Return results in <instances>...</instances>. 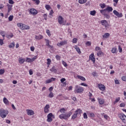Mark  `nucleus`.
Returning <instances> with one entry per match:
<instances>
[{
	"label": "nucleus",
	"mask_w": 126,
	"mask_h": 126,
	"mask_svg": "<svg viewBox=\"0 0 126 126\" xmlns=\"http://www.w3.org/2000/svg\"><path fill=\"white\" fill-rule=\"evenodd\" d=\"M71 115H72V112H69L67 114H62L59 115V118L61 120H67L69 117H70Z\"/></svg>",
	"instance_id": "f257e3e1"
},
{
	"label": "nucleus",
	"mask_w": 126,
	"mask_h": 126,
	"mask_svg": "<svg viewBox=\"0 0 126 126\" xmlns=\"http://www.w3.org/2000/svg\"><path fill=\"white\" fill-rule=\"evenodd\" d=\"M81 114H82V110L80 109H77L75 111V113L72 115L71 120H75L77 118V115H81Z\"/></svg>",
	"instance_id": "f03ea898"
},
{
	"label": "nucleus",
	"mask_w": 126,
	"mask_h": 126,
	"mask_svg": "<svg viewBox=\"0 0 126 126\" xmlns=\"http://www.w3.org/2000/svg\"><path fill=\"white\" fill-rule=\"evenodd\" d=\"M8 114V111L5 110L3 109H0V117L2 119L6 118Z\"/></svg>",
	"instance_id": "7ed1b4c3"
},
{
	"label": "nucleus",
	"mask_w": 126,
	"mask_h": 126,
	"mask_svg": "<svg viewBox=\"0 0 126 126\" xmlns=\"http://www.w3.org/2000/svg\"><path fill=\"white\" fill-rule=\"evenodd\" d=\"M17 26L20 27L22 30H29V29H30V27H29V26L20 23L17 24Z\"/></svg>",
	"instance_id": "20e7f679"
},
{
	"label": "nucleus",
	"mask_w": 126,
	"mask_h": 126,
	"mask_svg": "<svg viewBox=\"0 0 126 126\" xmlns=\"http://www.w3.org/2000/svg\"><path fill=\"white\" fill-rule=\"evenodd\" d=\"M84 89L82 87H79L78 85L76 86V89L74 90L75 93H82Z\"/></svg>",
	"instance_id": "39448f33"
},
{
	"label": "nucleus",
	"mask_w": 126,
	"mask_h": 126,
	"mask_svg": "<svg viewBox=\"0 0 126 126\" xmlns=\"http://www.w3.org/2000/svg\"><path fill=\"white\" fill-rule=\"evenodd\" d=\"M100 12L104 16V17H106L107 19H110V18L111 17L109 13H107V12H105V10H100Z\"/></svg>",
	"instance_id": "423d86ee"
},
{
	"label": "nucleus",
	"mask_w": 126,
	"mask_h": 126,
	"mask_svg": "<svg viewBox=\"0 0 126 126\" xmlns=\"http://www.w3.org/2000/svg\"><path fill=\"white\" fill-rule=\"evenodd\" d=\"M52 118L55 119V116L53 115V113H50L47 115V122L49 123L53 122V119Z\"/></svg>",
	"instance_id": "0eeeda50"
},
{
	"label": "nucleus",
	"mask_w": 126,
	"mask_h": 126,
	"mask_svg": "<svg viewBox=\"0 0 126 126\" xmlns=\"http://www.w3.org/2000/svg\"><path fill=\"white\" fill-rule=\"evenodd\" d=\"M118 116H119V118H120L124 123L126 122V115L124 114V113H121V114H119Z\"/></svg>",
	"instance_id": "6e6552de"
},
{
	"label": "nucleus",
	"mask_w": 126,
	"mask_h": 126,
	"mask_svg": "<svg viewBox=\"0 0 126 126\" xmlns=\"http://www.w3.org/2000/svg\"><path fill=\"white\" fill-rule=\"evenodd\" d=\"M67 44V40H64L63 41H61L57 43V46L58 47H61V46H64V45Z\"/></svg>",
	"instance_id": "1a4fd4ad"
},
{
	"label": "nucleus",
	"mask_w": 126,
	"mask_h": 126,
	"mask_svg": "<svg viewBox=\"0 0 126 126\" xmlns=\"http://www.w3.org/2000/svg\"><path fill=\"white\" fill-rule=\"evenodd\" d=\"M30 13L32 15H36L38 13V11L34 8H31L30 9Z\"/></svg>",
	"instance_id": "9d476101"
},
{
	"label": "nucleus",
	"mask_w": 126,
	"mask_h": 126,
	"mask_svg": "<svg viewBox=\"0 0 126 126\" xmlns=\"http://www.w3.org/2000/svg\"><path fill=\"white\" fill-rule=\"evenodd\" d=\"M113 13L117 17H123V13L118 12L117 10H113Z\"/></svg>",
	"instance_id": "9b49d317"
},
{
	"label": "nucleus",
	"mask_w": 126,
	"mask_h": 126,
	"mask_svg": "<svg viewBox=\"0 0 126 126\" xmlns=\"http://www.w3.org/2000/svg\"><path fill=\"white\" fill-rule=\"evenodd\" d=\"M98 87L100 90L101 91H104V90H106V87L105 86L102 84H98Z\"/></svg>",
	"instance_id": "f8f14e48"
},
{
	"label": "nucleus",
	"mask_w": 126,
	"mask_h": 126,
	"mask_svg": "<svg viewBox=\"0 0 126 126\" xmlns=\"http://www.w3.org/2000/svg\"><path fill=\"white\" fill-rule=\"evenodd\" d=\"M49 109H50V105L49 104H46L44 108L45 114H48V113H49V111H50Z\"/></svg>",
	"instance_id": "ddd939ff"
},
{
	"label": "nucleus",
	"mask_w": 126,
	"mask_h": 126,
	"mask_svg": "<svg viewBox=\"0 0 126 126\" xmlns=\"http://www.w3.org/2000/svg\"><path fill=\"white\" fill-rule=\"evenodd\" d=\"M101 24L103 26H104L105 27H108V26H109L108 21L105 20L101 21Z\"/></svg>",
	"instance_id": "4468645a"
},
{
	"label": "nucleus",
	"mask_w": 126,
	"mask_h": 126,
	"mask_svg": "<svg viewBox=\"0 0 126 126\" xmlns=\"http://www.w3.org/2000/svg\"><path fill=\"white\" fill-rule=\"evenodd\" d=\"M101 10H105L106 12H107V11H108V12H112V11H113V7L108 6L106 8Z\"/></svg>",
	"instance_id": "2eb2a0df"
},
{
	"label": "nucleus",
	"mask_w": 126,
	"mask_h": 126,
	"mask_svg": "<svg viewBox=\"0 0 126 126\" xmlns=\"http://www.w3.org/2000/svg\"><path fill=\"white\" fill-rule=\"evenodd\" d=\"M26 111L28 116H33L34 115V111L31 109H27Z\"/></svg>",
	"instance_id": "dca6fc26"
},
{
	"label": "nucleus",
	"mask_w": 126,
	"mask_h": 126,
	"mask_svg": "<svg viewBox=\"0 0 126 126\" xmlns=\"http://www.w3.org/2000/svg\"><path fill=\"white\" fill-rule=\"evenodd\" d=\"M58 23L59 24H63V18L62 16L59 17Z\"/></svg>",
	"instance_id": "f3484780"
},
{
	"label": "nucleus",
	"mask_w": 126,
	"mask_h": 126,
	"mask_svg": "<svg viewBox=\"0 0 126 126\" xmlns=\"http://www.w3.org/2000/svg\"><path fill=\"white\" fill-rule=\"evenodd\" d=\"M90 60H91V61H93V62L94 63H95V56H94V54H91L90 56Z\"/></svg>",
	"instance_id": "a211bd4d"
},
{
	"label": "nucleus",
	"mask_w": 126,
	"mask_h": 126,
	"mask_svg": "<svg viewBox=\"0 0 126 126\" xmlns=\"http://www.w3.org/2000/svg\"><path fill=\"white\" fill-rule=\"evenodd\" d=\"M7 6L8 7V12H10L12 9V5L8 4H7Z\"/></svg>",
	"instance_id": "6ab92c4d"
},
{
	"label": "nucleus",
	"mask_w": 126,
	"mask_h": 126,
	"mask_svg": "<svg viewBox=\"0 0 126 126\" xmlns=\"http://www.w3.org/2000/svg\"><path fill=\"white\" fill-rule=\"evenodd\" d=\"M97 100H98L100 105H103V104H104V100L103 99L98 98Z\"/></svg>",
	"instance_id": "aec40b11"
},
{
	"label": "nucleus",
	"mask_w": 126,
	"mask_h": 126,
	"mask_svg": "<svg viewBox=\"0 0 126 126\" xmlns=\"http://www.w3.org/2000/svg\"><path fill=\"white\" fill-rule=\"evenodd\" d=\"M75 49H76L77 53H78V54H81V51H80V49L79 48V47H78V46H77V45L75 46Z\"/></svg>",
	"instance_id": "412c9836"
},
{
	"label": "nucleus",
	"mask_w": 126,
	"mask_h": 126,
	"mask_svg": "<svg viewBox=\"0 0 126 126\" xmlns=\"http://www.w3.org/2000/svg\"><path fill=\"white\" fill-rule=\"evenodd\" d=\"M77 77L78 78H79V79H81V80H82L83 81H85V80H86V79H85V78H84V77L82 76H79V75H77Z\"/></svg>",
	"instance_id": "4be33fe9"
},
{
	"label": "nucleus",
	"mask_w": 126,
	"mask_h": 126,
	"mask_svg": "<svg viewBox=\"0 0 126 126\" xmlns=\"http://www.w3.org/2000/svg\"><path fill=\"white\" fill-rule=\"evenodd\" d=\"M50 71H52V72H57V68H56V67L55 66H53L51 69H50Z\"/></svg>",
	"instance_id": "5701e85b"
},
{
	"label": "nucleus",
	"mask_w": 126,
	"mask_h": 126,
	"mask_svg": "<svg viewBox=\"0 0 126 126\" xmlns=\"http://www.w3.org/2000/svg\"><path fill=\"white\" fill-rule=\"evenodd\" d=\"M14 47H15V43H14V42L11 43L9 45V48H14Z\"/></svg>",
	"instance_id": "b1692460"
},
{
	"label": "nucleus",
	"mask_w": 126,
	"mask_h": 126,
	"mask_svg": "<svg viewBox=\"0 0 126 126\" xmlns=\"http://www.w3.org/2000/svg\"><path fill=\"white\" fill-rule=\"evenodd\" d=\"M108 37H110V33H105L103 35V38H105L107 39Z\"/></svg>",
	"instance_id": "393cba45"
},
{
	"label": "nucleus",
	"mask_w": 126,
	"mask_h": 126,
	"mask_svg": "<svg viewBox=\"0 0 126 126\" xmlns=\"http://www.w3.org/2000/svg\"><path fill=\"white\" fill-rule=\"evenodd\" d=\"M35 39L37 40H41V39H43V36L39 35L38 36H35Z\"/></svg>",
	"instance_id": "a878e982"
},
{
	"label": "nucleus",
	"mask_w": 126,
	"mask_h": 126,
	"mask_svg": "<svg viewBox=\"0 0 126 126\" xmlns=\"http://www.w3.org/2000/svg\"><path fill=\"white\" fill-rule=\"evenodd\" d=\"M25 62V60L23 59L19 58V63H23Z\"/></svg>",
	"instance_id": "bb28decb"
},
{
	"label": "nucleus",
	"mask_w": 126,
	"mask_h": 126,
	"mask_svg": "<svg viewBox=\"0 0 126 126\" xmlns=\"http://www.w3.org/2000/svg\"><path fill=\"white\" fill-rule=\"evenodd\" d=\"M112 53L113 54H116V52H117V48L116 47H113L112 48V49L111 50Z\"/></svg>",
	"instance_id": "cd10ccee"
},
{
	"label": "nucleus",
	"mask_w": 126,
	"mask_h": 126,
	"mask_svg": "<svg viewBox=\"0 0 126 126\" xmlns=\"http://www.w3.org/2000/svg\"><path fill=\"white\" fill-rule=\"evenodd\" d=\"M87 1V0H79V3L82 4L83 3H85Z\"/></svg>",
	"instance_id": "c85d7f7f"
},
{
	"label": "nucleus",
	"mask_w": 126,
	"mask_h": 126,
	"mask_svg": "<svg viewBox=\"0 0 126 126\" xmlns=\"http://www.w3.org/2000/svg\"><path fill=\"white\" fill-rule=\"evenodd\" d=\"M90 14H91V15L94 16V15H95V14H96V11H95V10L91 11Z\"/></svg>",
	"instance_id": "c756f323"
},
{
	"label": "nucleus",
	"mask_w": 126,
	"mask_h": 126,
	"mask_svg": "<svg viewBox=\"0 0 126 126\" xmlns=\"http://www.w3.org/2000/svg\"><path fill=\"white\" fill-rule=\"evenodd\" d=\"M3 101L4 103V104H8V100L5 97H4L3 99Z\"/></svg>",
	"instance_id": "7c9ffc66"
},
{
	"label": "nucleus",
	"mask_w": 126,
	"mask_h": 126,
	"mask_svg": "<svg viewBox=\"0 0 126 126\" xmlns=\"http://www.w3.org/2000/svg\"><path fill=\"white\" fill-rule=\"evenodd\" d=\"M58 112H60V113H65V109H64V108H63L60 109Z\"/></svg>",
	"instance_id": "2f4dec72"
},
{
	"label": "nucleus",
	"mask_w": 126,
	"mask_h": 126,
	"mask_svg": "<svg viewBox=\"0 0 126 126\" xmlns=\"http://www.w3.org/2000/svg\"><path fill=\"white\" fill-rule=\"evenodd\" d=\"M48 97L49 98H53V97H54V94L53 93V92H50L49 94L48 95Z\"/></svg>",
	"instance_id": "473e14b6"
},
{
	"label": "nucleus",
	"mask_w": 126,
	"mask_h": 126,
	"mask_svg": "<svg viewBox=\"0 0 126 126\" xmlns=\"http://www.w3.org/2000/svg\"><path fill=\"white\" fill-rule=\"evenodd\" d=\"M47 64H48V65H50V64H51V63H52V61H51V59H47Z\"/></svg>",
	"instance_id": "72a5a7b5"
},
{
	"label": "nucleus",
	"mask_w": 126,
	"mask_h": 126,
	"mask_svg": "<svg viewBox=\"0 0 126 126\" xmlns=\"http://www.w3.org/2000/svg\"><path fill=\"white\" fill-rule=\"evenodd\" d=\"M120 97H117L116 98L115 101L114 102V104L115 105V104H116V103H118V102H119V101H120Z\"/></svg>",
	"instance_id": "f704fd0d"
},
{
	"label": "nucleus",
	"mask_w": 126,
	"mask_h": 126,
	"mask_svg": "<svg viewBox=\"0 0 126 126\" xmlns=\"http://www.w3.org/2000/svg\"><path fill=\"white\" fill-rule=\"evenodd\" d=\"M13 20V15H10V16L8 17V20H9V21H12Z\"/></svg>",
	"instance_id": "c9c22d12"
},
{
	"label": "nucleus",
	"mask_w": 126,
	"mask_h": 126,
	"mask_svg": "<svg viewBox=\"0 0 126 126\" xmlns=\"http://www.w3.org/2000/svg\"><path fill=\"white\" fill-rule=\"evenodd\" d=\"M26 62L27 63H32V60L31 58H27Z\"/></svg>",
	"instance_id": "e433bc0d"
},
{
	"label": "nucleus",
	"mask_w": 126,
	"mask_h": 126,
	"mask_svg": "<svg viewBox=\"0 0 126 126\" xmlns=\"http://www.w3.org/2000/svg\"><path fill=\"white\" fill-rule=\"evenodd\" d=\"M100 6L101 8H105L106 7V4L105 3L100 4Z\"/></svg>",
	"instance_id": "4c0bfd02"
},
{
	"label": "nucleus",
	"mask_w": 126,
	"mask_h": 126,
	"mask_svg": "<svg viewBox=\"0 0 126 126\" xmlns=\"http://www.w3.org/2000/svg\"><path fill=\"white\" fill-rule=\"evenodd\" d=\"M103 54V52L102 51H99L97 53V56H98V57H101V56H102V54Z\"/></svg>",
	"instance_id": "58836bf2"
},
{
	"label": "nucleus",
	"mask_w": 126,
	"mask_h": 126,
	"mask_svg": "<svg viewBox=\"0 0 126 126\" xmlns=\"http://www.w3.org/2000/svg\"><path fill=\"white\" fill-rule=\"evenodd\" d=\"M45 8H46V9L47 10H50V9H51V6H49V5H45Z\"/></svg>",
	"instance_id": "ea45409f"
},
{
	"label": "nucleus",
	"mask_w": 126,
	"mask_h": 126,
	"mask_svg": "<svg viewBox=\"0 0 126 126\" xmlns=\"http://www.w3.org/2000/svg\"><path fill=\"white\" fill-rule=\"evenodd\" d=\"M62 63H63V65H64V66H65V67H66V66H67V63H65L64 61H63Z\"/></svg>",
	"instance_id": "a19ab883"
},
{
	"label": "nucleus",
	"mask_w": 126,
	"mask_h": 126,
	"mask_svg": "<svg viewBox=\"0 0 126 126\" xmlns=\"http://www.w3.org/2000/svg\"><path fill=\"white\" fill-rule=\"evenodd\" d=\"M33 1L35 2V3H36V4H39V3H40V0H32Z\"/></svg>",
	"instance_id": "79ce46f5"
},
{
	"label": "nucleus",
	"mask_w": 126,
	"mask_h": 126,
	"mask_svg": "<svg viewBox=\"0 0 126 126\" xmlns=\"http://www.w3.org/2000/svg\"><path fill=\"white\" fill-rule=\"evenodd\" d=\"M46 33H47V34L48 35V36H49V37H50V36H51V32H50V30H46Z\"/></svg>",
	"instance_id": "37998d69"
},
{
	"label": "nucleus",
	"mask_w": 126,
	"mask_h": 126,
	"mask_svg": "<svg viewBox=\"0 0 126 126\" xmlns=\"http://www.w3.org/2000/svg\"><path fill=\"white\" fill-rule=\"evenodd\" d=\"M4 73V69H0V75L3 74Z\"/></svg>",
	"instance_id": "c03bdc74"
},
{
	"label": "nucleus",
	"mask_w": 126,
	"mask_h": 126,
	"mask_svg": "<svg viewBox=\"0 0 126 126\" xmlns=\"http://www.w3.org/2000/svg\"><path fill=\"white\" fill-rule=\"evenodd\" d=\"M73 43H77V38H74L73 39Z\"/></svg>",
	"instance_id": "a18cd8bd"
},
{
	"label": "nucleus",
	"mask_w": 126,
	"mask_h": 126,
	"mask_svg": "<svg viewBox=\"0 0 126 126\" xmlns=\"http://www.w3.org/2000/svg\"><path fill=\"white\" fill-rule=\"evenodd\" d=\"M45 41L46 42V46L50 45V40L49 39H45Z\"/></svg>",
	"instance_id": "49530a36"
},
{
	"label": "nucleus",
	"mask_w": 126,
	"mask_h": 126,
	"mask_svg": "<svg viewBox=\"0 0 126 126\" xmlns=\"http://www.w3.org/2000/svg\"><path fill=\"white\" fill-rule=\"evenodd\" d=\"M92 74L94 77H95V76H97V72H96V71L93 72Z\"/></svg>",
	"instance_id": "de8ad7c7"
},
{
	"label": "nucleus",
	"mask_w": 126,
	"mask_h": 126,
	"mask_svg": "<svg viewBox=\"0 0 126 126\" xmlns=\"http://www.w3.org/2000/svg\"><path fill=\"white\" fill-rule=\"evenodd\" d=\"M119 50L120 53H122L123 52V49L122 48L120 45L119 46Z\"/></svg>",
	"instance_id": "09e8293b"
},
{
	"label": "nucleus",
	"mask_w": 126,
	"mask_h": 126,
	"mask_svg": "<svg viewBox=\"0 0 126 126\" xmlns=\"http://www.w3.org/2000/svg\"><path fill=\"white\" fill-rule=\"evenodd\" d=\"M86 45H87V46H91V42L90 41H87L86 43Z\"/></svg>",
	"instance_id": "8fccbe9b"
},
{
	"label": "nucleus",
	"mask_w": 126,
	"mask_h": 126,
	"mask_svg": "<svg viewBox=\"0 0 126 126\" xmlns=\"http://www.w3.org/2000/svg\"><path fill=\"white\" fill-rule=\"evenodd\" d=\"M122 80L123 81H126V76H124L122 77Z\"/></svg>",
	"instance_id": "3c124183"
},
{
	"label": "nucleus",
	"mask_w": 126,
	"mask_h": 126,
	"mask_svg": "<svg viewBox=\"0 0 126 126\" xmlns=\"http://www.w3.org/2000/svg\"><path fill=\"white\" fill-rule=\"evenodd\" d=\"M84 119H87V114L86 113H84L83 114Z\"/></svg>",
	"instance_id": "603ef678"
},
{
	"label": "nucleus",
	"mask_w": 126,
	"mask_h": 126,
	"mask_svg": "<svg viewBox=\"0 0 126 126\" xmlns=\"http://www.w3.org/2000/svg\"><path fill=\"white\" fill-rule=\"evenodd\" d=\"M95 51H97V52H98V51H101V48L99 47H96Z\"/></svg>",
	"instance_id": "864d4df0"
},
{
	"label": "nucleus",
	"mask_w": 126,
	"mask_h": 126,
	"mask_svg": "<svg viewBox=\"0 0 126 126\" xmlns=\"http://www.w3.org/2000/svg\"><path fill=\"white\" fill-rule=\"evenodd\" d=\"M56 59L57 60H61V57L59 55H56Z\"/></svg>",
	"instance_id": "5fc2aeb1"
},
{
	"label": "nucleus",
	"mask_w": 126,
	"mask_h": 126,
	"mask_svg": "<svg viewBox=\"0 0 126 126\" xmlns=\"http://www.w3.org/2000/svg\"><path fill=\"white\" fill-rule=\"evenodd\" d=\"M0 45L2 46L3 45V40L0 39Z\"/></svg>",
	"instance_id": "6e6d98bb"
},
{
	"label": "nucleus",
	"mask_w": 126,
	"mask_h": 126,
	"mask_svg": "<svg viewBox=\"0 0 126 126\" xmlns=\"http://www.w3.org/2000/svg\"><path fill=\"white\" fill-rule=\"evenodd\" d=\"M90 117L91 118H94V117H95V114L93 113H90Z\"/></svg>",
	"instance_id": "4d7b16f0"
},
{
	"label": "nucleus",
	"mask_w": 126,
	"mask_h": 126,
	"mask_svg": "<svg viewBox=\"0 0 126 126\" xmlns=\"http://www.w3.org/2000/svg\"><path fill=\"white\" fill-rule=\"evenodd\" d=\"M64 81H65V78H63L61 79V82H62V83H63Z\"/></svg>",
	"instance_id": "13d9d810"
},
{
	"label": "nucleus",
	"mask_w": 126,
	"mask_h": 126,
	"mask_svg": "<svg viewBox=\"0 0 126 126\" xmlns=\"http://www.w3.org/2000/svg\"><path fill=\"white\" fill-rule=\"evenodd\" d=\"M81 85H82V86H85V87H87V86H88V85L84 83H82L81 84Z\"/></svg>",
	"instance_id": "bf43d9fd"
},
{
	"label": "nucleus",
	"mask_w": 126,
	"mask_h": 126,
	"mask_svg": "<svg viewBox=\"0 0 126 126\" xmlns=\"http://www.w3.org/2000/svg\"><path fill=\"white\" fill-rule=\"evenodd\" d=\"M37 59V56H34L33 58H32V62H34Z\"/></svg>",
	"instance_id": "052dcab7"
},
{
	"label": "nucleus",
	"mask_w": 126,
	"mask_h": 126,
	"mask_svg": "<svg viewBox=\"0 0 126 126\" xmlns=\"http://www.w3.org/2000/svg\"><path fill=\"white\" fill-rule=\"evenodd\" d=\"M9 3L10 4H13V3H14V1H13L12 0H9Z\"/></svg>",
	"instance_id": "680f3d73"
},
{
	"label": "nucleus",
	"mask_w": 126,
	"mask_h": 126,
	"mask_svg": "<svg viewBox=\"0 0 126 126\" xmlns=\"http://www.w3.org/2000/svg\"><path fill=\"white\" fill-rule=\"evenodd\" d=\"M34 50H35L34 46L31 47V51H32V52H34Z\"/></svg>",
	"instance_id": "e2e57ef3"
},
{
	"label": "nucleus",
	"mask_w": 126,
	"mask_h": 126,
	"mask_svg": "<svg viewBox=\"0 0 126 126\" xmlns=\"http://www.w3.org/2000/svg\"><path fill=\"white\" fill-rule=\"evenodd\" d=\"M52 81H51V79H49L46 81V83H51Z\"/></svg>",
	"instance_id": "0e129e2a"
},
{
	"label": "nucleus",
	"mask_w": 126,
	"mask_h": 126,
	"mask_svg": "<svg viewBox=\"0 0 126 126\" xmlns=\"http://www.w3.org/2000/svg\"><path fill=\"white\" fill-rule=\"evenodd\" d=\"M29 73L30 75H32V74H33V71L32 70V69H30L29 70Z\"/></svg>",
	"instance_id": "69168bd1"
},
{
	"label": "nucleus",
	"mask_w": 126,
	"mask_h": 126,
	"mask_svg": "<svg viewBox=\"0 0 126 126\" xmlns=\"http://www.w3.org/2000/svg\"><path fill=\"white\" fill-rule=\"evenodd\" d=\"M43 17H44L45 20H47V14H44L43 15Z\"/></svg>",
	"instance_id": "338daca9"
},
{
	"label": "nucleus",
	"mask_w": 126,
	"mask_h": 126,
	"mask_svg": "<svg viewBox=\"0 0 126 126\" xmlns=\"http://www.w3.org/2000/svg\"><path fill=\"white\" fill-rule=\"evenodd\" d=\"M125 106H126L125 103H122L120 104V107H125Z\"/></svg>",
	"instance_id": "774afa93"
}]
</instances>
